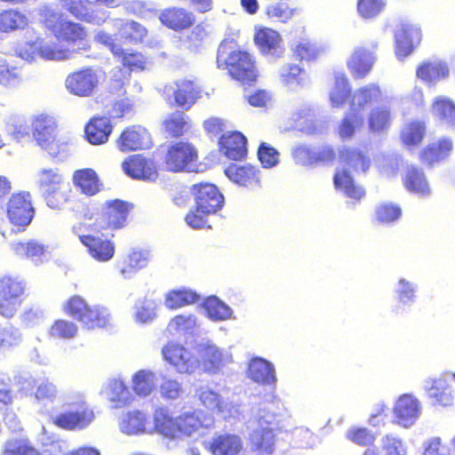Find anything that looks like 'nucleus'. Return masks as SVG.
Masks as SVG:
<instances>
[{"label":"nucleus","instance_id":"obj_47","mask_svg":"<svg viewBox=\"0 0 455 455\" xmlns=\"http://www.w3.org/2000/svg\"><path fill=\"white\" fill-rule=\"evenodd\" d=\"M351 88L347 76L343 73L335 75L334 83L329 92V99L332 107L340 108L350 95Z\"/></svg>","mask_w":455,"mask_h":455},{"label":"nucleus","instance_id":"obj_6","mask_svg":"<svg viewBox=\"0 0 455 455\" xmlns=\"http://www.w3.org/2000/svg\"><path fill=\"white\" fill-rule=\"evenodd\" d=\"M44 24L46 28L52 32L56 39L66 42L69 44H83L81 49H86L84 43L87 32L84 26L69 20L63 14L50 12L47 14Z\"/></svg>","mask_w":455,"mask_h":455},{"label":"nucleus","instance_id":"obj_64","mask_svg":"<svg viewBox=\"0 0 455 455\" xmlns=\"http://www.w3.org/2000/svg\"><path fill=\"white\" fill-rule=\"evenodd\" d=\"M381 451L384 455H407L408 446L399 436L388 434L381 439Z\"/></svg>","mask_w":455,"mask_h":455},{"label":"nucleus","instance_id":"obj_7","mask_svg":"<svg viewBox=\"0 0 455 455\" xmlns=\"http://www.w3.org/2000/svg\"><path fill=\"white\" fill-rule=\"evenodd\" d=\"M36 178L47 205L52 209H60L66 201V196L62 191L65 180L60 169L41 168L36 172Z\"/></svg>","mask_w":455,"mask_h":455},{"label":"nucleus","instance_id":"obj_37","mask_svg":"<svg viewBox=\"0 0 455 455\" xmlns=\"http://www.w3.org/2000/svg\"><path fill=\"white\" fill-rule=\"evenodd\" d=\"M28 24V15L18 9L10 8L0 12V32L2 33L24 30Z\"/></svg>","mask_w":455,"mask_h":455},{"label":"nucleus","instance_id":"obj_5","mask_svg":"<svg viewBox=\"0 0 455 455\" xmlns=\"http://www.w3.org/2000/svg\"><path fill=\"white\" fill-rule=\"evenodd\" d=\"M65 313L76 319L89 330L105 327L110 321V314L105 307L90 306L80 296L75 295L63 305Z\"/></svg>","mask_w":455,"mask_h":455},{"label":"nucleus","instance_id":"obj_60","mask_svg":"<svg viewBox=\"0 0 455 455\" xmlns=\"http://www.w3.org/2000/svg\"><path fill=\"white\" fill-rule=\"evenodd\" d=\"M21 342L22 334L18 328L11 323L0 325V351L9 350Z\"/></svg>","mask_w":455,"mask_h":455},{"label":"nucleus","instance_id":"obj_33","mask_svg":"<svg viewBox=\"0 0 455 455\" xmlns=\"http://www.w3.org/2000/svg\"><path fill=\"white\" fill-rule=\"evenodd\" d=\"M221 152L233 160H242L247 152L246 139L239 132H227L220 140Z\"/></svg>","mask_w":455,"mask_h":455},{"label":"nucleus","instance_id":"obj_43","mask_svg":"<svg viewBox=\"0 0 455 455\" xmlns=\"http://www.w3.org/2000/svg\"><path fill=\"white\" fill-rule=\"evenodd\" d=\"M113 26L117 29L121 39L131 43L142 42L148 35L146 28L136 21L115 20Z\"/></svg>","mask_w":455,"mask_h":455},{"label":"nucleus","instance_id":"obj_44","mask_svg":"<svg viewBox=\"0 0 455 455\" xmlns=\"http://www.w3.org/2000/svg\"><path fill=\"white\" fill-rule=\"evenodd\" d=\"M207 316L215 322L235 320L233 309L216 296L208 297L203 303Z\"/></svg>","mask_w":455,"mask_h":455},{"label":"nucleus","instance_id":"obj_61","mask_svg":"<svg viewBox=\"0 0 455 455\" xmlns=\"http://www.w3.org/2000/svg\"><path fill=\"white\" fill-rule=\"evenodd\" d=\"M6 132L16 140L30 137V128L26 120L19 116H11L5 121Z\"/></svg>","mask_w":455,"mask_h":455},{"label":"nucleus","instance_id":"obj_15","mask_svg":"<svg viewBox=\"0 0 455 455\" xmlns=\"http://www.w3.org/2000/svg\"><path fill=\"white\" fill-rule=\"evenodd\" d=\"M100 73L92 68H84L69 74L65 80L67 90L79 97L91 96L100 84Z\"/></svg>","mask_w":455,"mask_h":455},{"label":"nucleus","instance_id":"obj_53","mask_svg":"<svg viewBox=\"0 0 455 455\" xmlns=\"http://www.w3.org/2000/svg\"><path fill=\"white\" fill-rule=\"evenodd\" d=\"M38 56L45 60H65L70 59L72 52L55 42L38 40Z\"/></svg>","mask_w":455,"mask_h":455},{"label":"nucleus","instance_id":"obj_2","mask_svg":"<svg viewBox=\"0 0 455 455\" xmlns=\"http://www.w3.org/2000/svg\"><path fill=\"white\" fill-rule=\"evenodd\" d=\"M217 65L227 69L232 77L242 82H251L257 77V70L252 57L240 51L233 40H224L218 50Z\"/></svg>","mask_w":455,"mask_h":455},{"label":"nucleus","instance_id":"obj_23","mask_svg":"<svg viewBox=\"0 0 455 455\" xmlns=\"http://www.w3.org/2000/svg\"><path fill=\"white\" fill-rule=\"evenodd\" d=\"M249 428L251 429L250 440L251 444L257 449L266 453H272L275 444V435L270 423L262 419L252 420L249 423Z\"/></svg>","mask_w":455,"mask_h":455},{"label":"nucleus","instance_id":"obj_9","mask_svg":"<svg viewBox=\"0 0 455 455\" xmlns=\"http://www.w3.org/2000/svg\"><path fill=\"white\" fill-rule=\"evenodd\" d=\"M197 151L188 142L179 141L172 144L165 156L166 168L172 172H196Z\"/></svg>","mask_w":455,"mask_h":455},{"label":"nucleus","instance_id":"obj_25","mask_svg":"<svg viewBox=\"0 0 455 455\" xmlns=\"http://www.w3.org/2000/svg\"><path fill=\"white\" fill-rule=\"evenodd\" d=\"M121 151H131L148 148L151 145L150 135L142 126H132L123 132L117 142Z\"/></svg>","mask_w":455,"mask_h":455},{"label":"nucleus","instance_id":"obj_31","mask_svg":"<svg viewBox=\"0 0 455 455\" xmlns=\"http://www.w3.org/2000/svg\"><path fill=\"white\" fill-rule=\"evenodd\" d=\"M206 447L212 455H237L243 449V443L236 435L223 434L213 436Z\"/></svg>","mask_w":455,"mask_h":455},{"label":"nucleus","instance_id":"obj_49","mask_svg":"<svg viewBox=\"0 0 455 455\" xmlns=\"http://www.w3.org/2000/svg\"><path fill=\"white\" fill-rule=\"evenodd\" d=\"M132 387L140 397L148 396L156 388V374L148 370H140L132 378Z\"/></svg>","mask_w":455,"mask_h":455},{"label":"nucleus","instance_id":"obj_27","mask_svg":"<svg viewBox=\"0 0 455 455\" xmlns=\"http://www.w3.org/2000/svg\"><path fill=\"white\" fill-rule=\"evenodd\" d=\"M102 393L114 408H123L133 400L132 392L120 377L109 379L105 383Z\"/></svg>","mask_w":455,"mask_h":455},{"label":"nucleus","instance_id":"obj_17","mask_svg":"<svg viewBox=\"0 0 455 455\" xmlns=\"http://www.w3.org/2000/svg\"><path fill=\"white\" fill-rule=\"evenodd\" d=\"M196 352L204 370L209 372H216L220 368L232 361L229 352L220 349L211 341H204L197 345Z\"/></svg>","mask_w":455,"mask_h":455},{"label":"nucleus","instance_id":"obj_46","mask_svg":"<svg viewBox=\"0 0 455 455\" xmlns=\"http://www.w3.org/2000/svg\"><path fill=\"white\" fill-rule=\"evenodd\" d=\"M425 388L428 395L439 404L448 406L452 403V392L444 379L427 380Z\"/></svg>","mask_w":455,"mask_h":455},{"label":"nucleus","instance_id":"obj_42","mask_svg":"<svg viewBox=\"0 0 455 455\" xmlns=\"http://www.w3.org/2000/svg\"><path fill=\"white\" fill-rule=\"evenodd\" d=\"M281 81L291 90L305 86L308 83L306 70L296 64H285L279 71Z\"/></svg>","mask_w":455,"mask_h":455},{"label":"nucleus","instance_id":"obj_28","mask_svg":"<svg viewBox=\"0 0 455 455\" xmlns=\"http://www.w3.org/2000/svg\"><path fill=\"white\" fill-rule=\"evenodd\" d=\"M132 205L127 202L115 199L106 202V207L102 213L106 226L111 229H119L126 225L127 217Z\"/></svg>","mask_w":455,"mask_h":455},{"label":"nucleus","instance_id":"obj_40","mask_svg":"<svg viewBox=\"0 0 455 455\" xmlns=\"http://www.w3.org/2000/svg\"><path fill=\"white\" fill-rule=\"evenodd\" d=\"M449 68L442 60L423 62L417 69V76L428 84H435L449 76Z\"/></svg>","mask_w":455,"mask_h":455},{"label":"nucleus","instance_id":"obj_62","mask_svg":"<svg viewBox=\"0 0 455 455\" xmlns=\"http://www.w3.org/2000/svg\"><path fill=\"white\" fill-rule=\"evenodd\" d=\"M165 131L172 137L181 136L188 128V116L181 111L171 114L164 122Z\"/></svg>","mask_w":455,"mask_h":455},{"label":"nucleus","instance_id":"obj_54","mask_svg":"<svg viewBox=\"0 0 455 455\" xmlns=\"http://www.w3.org/2000/svg\"><path fill=\"white\" fill-rule=\"evenodd\" d=\"M12 249L16 255L29 258L36 262L42 261L46 257L44 245L34 240L12 243Z\"/></svg>","mask_w":455,"mask_h":455},{"label":"nucleus","instance_id":"obj_29","mask_svg":"<svg viewBox=\"0 0 455 455\" xmlns=\"http://www.w3.org/2000/svg\"><path fill=\"white\" fill-rule=\"evenodd\" d=\"M375 55L364 47H356L348 58L347 65L355 79L365 77L375 62Z\"/></svg>","mask_w":455,"mask_h":455},{"label":"nucleus","instance_id":"obj_11","mask_svg":"<svg viewBox=\"0 0 455 455\" xmlns=\"http://www.w3.org/2000/svg\"><path fill=\"white\" fill-rule=\"evenodd\" d=\"M162 355L178 373L192 374L200 366V362L188 348L175 342H168L162 348Z\"/></svg>","mask_w":455,"mask_h":455},{"label":"nucleus","instance_id":"obj_48","mask_svg":"<svg viewBox=\"0 0 455 455\" xmlns=\"http://www.w3.org/2000/svg\"><path fill=\"white\" fill-rule=\"evenodd\" d=\"M199 299L200 296L190 289L172 290L165 295L164 305L170 309H177L196 303Z\"/></svg>","mask_w":455,"mask_h":455},{"label":"nucleus","instance_id":"obj_59","mask_svg":"<svg viewBox=\"0 0 455 455\" xmlns=\"http://www.w3.org/2000/svg\"><path fill=\"white\" fill-rule=\"evenodd\" d=\"M433 114L450 125H455V105L449 99L437 97L432 106Z\"/></svg>","mask_w":455,"mask_h":455},{"label":"nucleus","instance_id":"obj_22","mask_svg":"<svg viewBox=\"0 0 455 455\" xmlns=\"http://www.w3.org/2000/svg\"><path fill=\"white\" fill-rule=\"evenodd\" d=\"M394 413L397 423L408 428L414 425L419 418L421 407L416 397L411 395H403L395 403Z\"/></svg>","mask_w":455,"mask_h":455},{"label":"nucleus","instance_id":"obj_51","mask_svg":"<svg viewBox=\"0 0 455 455\" xmlns=\"http://www.w3.org/2000/svg\"><path fill=\"white\" fill-rule=\"evenodd\" d=\"M452 150L451 140L443 139L437 143H432L421 153V160L432 164L447 157Z\"/></svg>","mask_w":455,"mask_h":455},{"label":"nucleus","instance_id":"obj_45","mask_svg":"<svg viewBox=\"0 0 455 455\" xmlns=\"http://www.w3.org/2000/svg\"><path fill=\"white\" fill-rule=\"evenodd\" d=\"M74 183L87 196H93L100 189L99 177L92 169L76 171L73 175Z\"/></svg>","mask_w":455,"mask_h":455},{"label":"nucleus","instance_id":"obj_20","mask_svg":"<svg viewBox=\"0 0 455 455\" xmlns=\"http://www.w3.org/2000/svg\"><path fill=\"white\" fill-rule=\"evenodd\" d=\"M421 40L420 30L411 24H400L395 30V54L399 60L408 57Z\"/></svg>","mask_w":455,"mask_h":455},{"label":"nucleus","instance_id":"obj_32","mask_svg":"<svg viewBox=\"0 0 455 455\" xmlns=\"http://www.w3.org/2000/svg\"><path fill=\"white\" fill-rule=\"evenodd\" d=\"M124 172L133 179L152 180L156 177L154 163L137 155L129 157L123 164Z\"/></svg>","mask_w":455,"mask_h":455},{"label":"nucleus","instance_id":"obj_41","mask_svg":"<svg viewBox=\"0 0 455 455\" xmlns=\"http://www.w3.org/2000/svg\"><path fill=\"white\" fill-rule=\"evenodd\" d=\"M403 180L407 190L421 196H427L430 194L428 182L420 169L415 166L408 167Z\"/></svg>","mask_w":455,"mask_h":455},{"label":"nucleus","instance_id":"obj_55","mask_svg":"<svg viewBox=\"0 0 455 455\" xmlns=\"http://www.w3.org/2000/svg\"><path fill=\"white\" fill-rule=\"evenodd\" d=\"M363 115L350 108V112L345 116L339 126V137L342 140L351 139L355 132L363 127Z\"/></svg>","mask_w":455,"mask_h":455},{"label":"nucleus","instance_id":"obj_34","mask_svg":"<svg viewBox=\"0 0 455 455\" xmlns=\"http://www.w3.org/2000/svg\"><path fill=\"white\" fill-rule=\"evenodd\" d=\"M225 173L227 177L233 182L253 188L259 186V171L251 165H229Z\"/></svg>","mask_w":455,"mask_h":455},{"label":"nucleus","instance_id":"obj_50","mask_svg":"<svg viewBox=\"0 0 455 455\" xmlns=\"http://www.w3.org/2000/svg\"><path fill=\"white\" fill-rule=\"evenodd\" d=\"M391 121V114L387 106L372 108L368 116L369 129L374 133L386 132L389 128Z\"/></svg>","mask_w":455,"mask_h":455},{"label":"nucleus","instance_id":"obj_35","mask_svg":"<svg viewBox=\"0 0 455 455\" xmlns=\"http://www.w3.org/2000/svg\"><path fill=\"white\" fill-rule=\"evenodd\" d=\"M248 376L254 382L263 385H274L276 382L274 365L262 358H254L250 362Z\"/></svg>","mask_w":455,"mask_h":455},{"label":"nucleus","instance_id":"obj_57","mask_svg":"<svg viewBox=\"0 0 455 455\" xmlns=\"http://www.w3.org/2000/svg\"><path fill=\"white\" fill-rule=\"evenodd\" d=\"M78 333V326L68 320H56L48 331V335L55 339H72Z\"/></svg>","mask_w":455,"mask_h":455},{"label":"nucleus","instance_id":"obj_10","mask_svg":"<svg viewBox=\"0 0 455 455\" xmlns=\"http://www.w3.org/2000/svg\"><path fill=\"white\" fill-rule=\"evenodd\" d=\"M196 396L204 407L216 411L224 419L235 418L240 414L238 403L225 400L220 394L208 385L199 386L196 389Z\"/></svg>","mask_w":455,"mask_h":455},{"label":"nucleus","instance_id":"obj_39","mask_svg":"<svg viewBox=\"0 0 455 455\" xmlns=\"http://www.w3.org/2000/svg\"><path fill=\"white\" fill-rule=\"evenodd\" d=\"M159 19L164 25L174 30L187 28L195 21L194 15L191 12L180 8H171L164 11Z\"/></svg>","mask_w":455,"mask_h":455},{"label":"nucleus","instance_id":"obj_36","mask_svg":"<svg viewBox=\"0 0 455 455\" xmlns=\"http://www.w3.org/2000/svg\"><path fill=\"white\" fill-rule=\"evenodd\" d=\"M381 99L382 92L379 87L375 84H370L354 92L350 108L360 113V110L375 102H379Z\"/></svg>","mask_w":455,"mask_h":455},{"label":"nucleus","instance_id":"obj_16","mask_svg":"<svg viewBox=\"0 0 455 455\" xmlns=\"http://www.w3.org/2000/svg\"><path fill=\"white\" fill-rule=\"evenodd\" d=\"M73 404V403H70ZM75 410L60 413L54 419V424L68 430L83 429L89 426L93 419V411L86 405L83 397L74 403Z\"/></svg>","mask_w":455,"mask_h":455},{"label":"nucleus","instance_id":"obj_63","mask_svg":"<svg viewBox=\"0 0 455 455\" xmlns=\"http://www.w3.org/2000/svg\"><path fill=\"white\" fill-rule=\"evenodd\" d=\"M374 162L379 172L386 177H393L397 173L400 156L379 153L375 156Z\"/></svg>","mask_w":455,"mask_h":455},{"label":"nucleus","instance_id":"obj_3","mask_svg":"<svg viewBox=\"0 0 455 455\" xmlns=\"http://www.w3.org/2000/svg\"><path fill=\"white\" fill-rule=\"evenodd\" d=\"M192 189L196 208L187 214L185 220L192 228H204L208 226L207 216L222 207L224 197L213 184H196Z\"/></svg>","mask_w":455,"mask_h":455},{"label":"nucleus","instance_id":"obj_58","mask_svg":"<svg viewBox=\"0 0 455 455\" xmlns=\"http://www.w3.org/2000/svg\"><path fill=\"white\" fill-rule=\"evenodd\" d=\"M157 304L153 299H145L135 305L133 319L137 323L147 324L156 317Z\"/></svg>","mask_w":455,"mask_h":455},{"label":"nucleus","instance_id":"obj_1","mask_svg":"<svg viewBox=\"0 0 455 455\" xmlns=\"http://www.w3.org/2000/svg\"><path fill=\"white\" fill-rule=\"evenodd\" d=\"M342 169H338L334 178L335 188L342 191L347 197L360 200L364 196V189L355 185L348 169L355 172H365L370 167V159L357 149L344 148L340 151Z\"/></svg>","mask_w":455,"mask_h":455},{"label":"nucleus","instance_id":"obj_8","mask_svg":"<svg viewBox=\"0 0 455 455\" xmlns=\"http://www.w3.org/2000/svg\"><path fill=\"white\" fill-rule=\"evenodd\" d=\"M63 8L68 11L78 20L100 25L108 18L106 11L92 10L89 6H105L115 8L119 6L123 0H60Z\"/></svg>","mask_w":455,"mask_h":455},{"label":"nucleus","instance_id":"obj_30","mask_svg":"<svg viewBox=\"0 0 455 455\" xmlns=\"http://www.w3.org/2000/svg\"><path fill=\"white\" fill-rule=\"evenodd\" d=\"M153 421V423L151 422L150 435L157 433L172 439L178 437V417H172L168 409L164 407L155 409Z\"/></svg>","mask_w":455,"mask_h":455},{"label":"nucleus","instance_id":"obj_26","mask_svg":"<svg viewBox=\"0 0 455 455\" xmlns=\"http://www.w3.org/2000/svg\"><path fill=\"white\" fill-rule=\"evenodd\" d=\"M81 243L87 248L90 256L99 262H108L115 255V243L101 236L92 235L79 236Z\"/></svg>","mask_w":455,"mask_h":455},{"label":"nucleus","instance_id":"obj_13","mask_svg":"<svg viewBox=\"0 0 455 455\" xmlns=\"http://www.w3.org/2000/svg\"><path fill=\"white\" fill-rule=\"evenodd\" d=\"M164 95L172 105H177L188 110L202 97V90L190 80H180L166 86Z\"/></svg>","mask_w":455,"mask_h":455},{"label":"nucleus","instance_id":"obj_14","mask_svg":"<svg viewBox=\"0 0 455 455\" xmlns=\"http://www.w3.org/2000/svg\"><path fill=\"white\" fill-rule=\"evenodd\" d=\"M214 422V417L203 410L184 412L178 416V436L204 435V430L213 427Z\"/></svg>","mask_w":455,"mask_h":455},{"label":"nucleus","instance_id":"obj_12","mask_svg":"<svg viewBox=\"0 0 455 455\" xmlns=\"http://www.w3.org/2000/svg\"><path fill=\"white\" fill-rule=\"evenodd\" d=\"M25 283L18 278L4 276L0 279V315L12 317L20 305Z\"/></svg>","mask_w":455,"mask_h":455},{"label":"nucleus","instance_id":"obj_21","mask_svg":"<svg viewBox=\"0 0 455 455\" xmlns=\"http://www.w3.org/2000/svg\"><path fill=\"white\" fill-rule=\"evenodd\" d=\"M149 260V251L134 247L116 262V268L122 278L131 279L140 270L145 268Z\"/></svg>","mask_w":455,"mask_h":455},{"label":"nucleus","instance_id":"obj_18","mask_svg":"<svg viewBox=\"0 0 455 455\" xmlns=\"http://www.w3.org/2000/svg\"><path fill=\"white\" fill-rule=\"evenodd\" d=\"M7 216L12 225L27 227L34 216V208L28 193L13 195L7 207Z\"/></svg>","mask_w":455,"mask_h":455},{"label":"nucleus","instance_id":"obj_56","mask_svg":"<svg viewBox=\"0 0 455 455\" xmlns=\"http://www.w3.org/2000/svg\"><path fill=\"white\" fill-rule=\"evenodd\" d=\"M426 127L419 121L411 122L405 124L401 132V140L408 148L417 147L424 138Z\"/></svg>","mask_w":455,"mask_h":455},{"label":"nucleus","instance_id":"obj_4","mask_svg":"<svg viewBox=\"0 0 455 455\" xmlns=\"http://www.w3.org/2000/svg\"><path fill=\"white\" fill-rule=\"evenodd\" d=\"M33 137L37 145L53 157L63 159L68 151V140L58 134L57 123L53 116L39 114L33 117Z\"/></svg>","mask_w":455,"mask_h":455},{"label":"nucleus","instance_id":"obj_38","mask_svg":"<svg viewBox=\"0 0 455 455\" xmlns=\"http://www.w3.org/2000/svg\"><path fill=\"white\" fill-rule=\"evenodd\" d=\"M112 132V125L108 117H94L85 127L88 141L93 145L103 144L108 141Z\"/></svg>","mask_w":455,"mask_h":455},{"label":"nucleus","instance_id":"obj_19","mask_svg":"<svg viewBox=\"0 0 455 455\" xmlns=\"http://www.w3.org/2000/svg\"><path fill=\"white\" fill-rule=\"evenodd\" d=\"M118 427L126 435H150L151 421L146 411L133 409L122 414Z\"/></svg>","mask_w":455,"mask_h":455},{"label":"nucleus","instance_id":"obj_52","mask_svg":"<svg viewBox=\"0 0 455 455\" xmlns=\"http://www.w3.org/2000/svg\"><path fill=\"white\" fill-rule=\"evenodd\" d=\"M196 328L197 319L194 315H178L167 325V331L172 335L191 334Z\"/></svg>","mask_w":455,"mask_h":455},{"label":"nucleus","instance_id":"obj_24","mask_svg":"<svg viewBox=\"0 0 455 455\" xmlns=\"http://www.w3.org/2000/svg\"><path fill=\"white\" fill-rule=\"evenodd\" d=\"M254 41L263 55L278 59L284 52L282 37L274 29L268 28H259L254 35Z\"/></svg>","mask_w":455,"mask_h":455}]
</instances>
